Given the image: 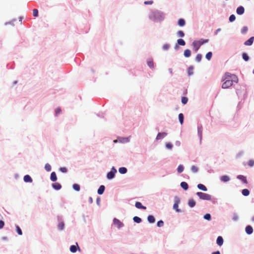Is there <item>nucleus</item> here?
<instances>
[{"instance_id":"1","label":"nucleus","mask_w":254,"mask_h":254,"mask_svg":"<svg viewBox=\"0 0 254 254\" xmlns=\"http://www.w3.org/2000/svg\"><path fill=\"white\" fill-rule=\"evenodd\" d=\"M222 80L224 81L222 85V88L227 89L232 86L234 82L238 83L239 79L236 75L229 72H226L223 76Z\"/></svg>"},{"instance_id":"2","label":"nucleus","mask_w":254,"mask_h":254,"mask_svg":"<svg viewBox=\"0 0 254 254\" xmlns=\"http://www.w3.org/2000/svg\"><path fill=\"white\" fill-rule=\"evenodd\" d=\"M196 195L199 197L200 199L206 200H210L211 199V196L207 193H203L202 192H197Z\"/></svg>"},{"instance_id":"3","label":"nucleus","mask_w":254,"mask_h":254,"mask_svg":"<svg viewBox=\"0 0 254 254\" xmlns=\"http://www.w3.org/2000/svg\"><path fill=\"white\" fill-rule=\"evenodd\" d=\"M114 224L118 228L120 229L121 227H123V223L121 222L119 219L117 218H114L113 220Z\"/></svg>"},{"instance_id":"4","label":"nucleus","mask_w":254,"mask_h":254,"mask_svg":"<svg viewBox=\"0 0 254 254\" xmlns=\"http://www.w3.org/2000/svg\"><path fill=\"white\" fill-rule=\"evenodd\" d=\"M180 202V200L178 198L176 200L175 203L173 205V208L178 212H180V210L178 208V204Z\"/></svg>"},{"instance_id":"5","label":"nucleus","mask_w":254,"mask_h":254,"mask_svg":"<svg viewBox=\"0 0 254 254\" xmlns=\"http://www.w3.org/2000/svg\"><path fill=\"white\" fill-rule=\"evenodd\" d=\"M192 45L195 51H197L201 46L198 41H194L192 43Z\"/></svg>"},{"instance_id":"6","label":"nucleus","mask_w":254,"mask_h":254,"mask_svg":"<svg viewBox=\"0 0 254 254\" xmlns=\"http://www.w3.org/2000/svg\"><path fill=\"white\" fill-rule=\"evenodd\" d=\"M254 41V37H252L248 40L245 41L244 43L245 45L246 46H251L253 44Z\"/></svg>"},{"instance_id":"7","label":"nucleus","mask_w":254,"mask_h":254,"mask_svg":"<svg viewBox=\"0 0 254 254\" xmlns=\"http://www.w3.org/2000/svg\"><path fill=\"white\" fill-rule=\"evenodd\" d=\"M245 9L243 6H240L238 7L237 9V13L238 14L241 15L244 13Z\"/></svg>"},{"instance_id":"8","label":"nucleus","mask_w":254,"mask_h":254,"mask_svg":"<svg viewBox=\"0 0 254 254\" xmlns=\"http://www.w3.org/2000/svg\"><path fill=\"white\" fill-rule=\"evenodd\" d=\"M166 135H167V133L165 132L159 133L156 136V139L157 140L161 139L164 138L165 136H166Z\"/></svg>"},{"instance_id":"9","label":"nucleus","mask_w":254,"mask_h":254,"mask_svg":"<svg viewBox=\"0 0 254 254\" xmlns=\"http://www.w3.org/2000/svg\"><path fill=\"white\" fill-rule=\"evenodd\" d=\"M52 187L56 190H59L62 188L61 184L58 183H55L54 184H53Z\"/></svg>"},{"instance_id":"10","label":"nucleus","mask_w":254,"mask_h":254,"mask_svg":"<svg viewBox=\"0 0 254 254\" xmlns=\"http://www.w3.org/2000/svg\"><path fill=\"white\" fill-rule=\"evenodd\" d=\"M217 244L218 245L221 246L223 244V239L221 236H218L217 241H216Z\"/></svg>"},{"instance_id":"11","label":"nucleus","mask_w":254,"mask_h":254,"mask_svg":"<svg viewBox=\"0 0 254 254\" xmlns=\"http://www.w3.org/2000/svg\"><path fill=\"white\" fill-rule=\"evenodd\" d=\"M237 178L241 181H242L245 184H247L248 183V181H247V178L245 176H243V175H238L237 176Z\"/></svg>"},{"instance_id":"12","label":"nucleus","mask_w":254,"mask_h":254,"mask_svg":"<svg viewBox=\"0 0 254 254\" xmlns=\"http://www.w3.org/2000/svg\"><path fill=\"white\" fill-rule=\"evenodd\" d=\"M135 206L136 208L139 209H146V207L143 206L140 202H136L135 203Z\"/></svg>"},{"instance_id":"13","label":"nucleus","mask_w":254,"mask_h":254,"mask_svg":"<svg viewBox=\"0 0 254 254\" xmlns=\"http://www.w3.org/2000/svg\"><path fill=\"white\" fill-rule=\"evenodd\" d=\"M24 182H26V183H28V182H29V183H31L32 182V178H31V177L28 175H25L24 177Z\"/></svg>"},{"instance_id":"14","label":"nucleus","mask_w":254,"mask_h":254,"mask_svg":"<svg viewBox=\"0 0 254 254\" xmlns=\"http://www.w3.org/2000/svg\"><path fill=\"white\" fill-rule=\"evenodd\" d=\"M246 232L248 234H251L253 232V228L251 226H247L246 227Z\"/></svg>"},{"instance_id":"15","label":"nucleus","mask_w":254,"mask_h":254,"mask_svg":"<svg viewBox=\"0 0 254 254\" xmlns=\"http://www.w3.org/2000/svg\"><path fill=\"white\" fill-rule=\"evenodd\" d=\"M105 190V187L103 185L100 186L97 192L99 194H102Z\"/></svg>"},{"instance_id":"16","label":"nucleus","mask_w":254,"mask_h":254,"mask_svg":"<svg viewBox=\"0 0 254 254\" xmlns=\"http://www.w3.org/2000/svg\"><path fill=\"white\" fill-rule=\"evenodd\" d=\"M195 201L193 199H190L189 200L188 204L190 207H193L195 205Z\"/></svg>"},{"instance_id":"17","label":"nucleus","mask_w":254,"mask_h":254,"mask_svg":"<svg viewBox=\"0 0 254 254\" xmlns=\"http://www.w3.org/2000/svg\"><path fill=\"white\" fill-rule=\"evenodd\" d=\"M147 65L148 66H149L151 68L153 69L154 68V63L152 59H149L147 61Z\"/></svg>"},{"instance_id":"18","label":"nucleus","mask_w":254,"mask_h":254,"mask_svg":"<svg viewBox=\"0 0 254 254\" xmlns=\"http://www.w3.org/2000/svg\"><path fill=\"white\" fill-rule=\"evenodd\" d=\"M51 180L53 182H55L57 180V175L55 172H53L51 174Z\"/></svg>"},{"instance_id":"19","label":"nucleus","mask_w":254,"mask_h":254,"mask_svg":"<svg viewBox=\"0 0 254 254\" xmlns=\"http://www.w3.org/2000/svg\"><path fill=\"white\" fill-rule=\"evenodd\" d=\"M181 187L185 190H187L189 188L188 184L185 182L181 183Z\"/></svg>"},{"instance_id":"20","label":"nucleus","mask_w":254,"mask_h":254,"mask_svg":"<svg viewBox=\"0 0 254 254\" xmlns=\"http://www.w3.org/2000/svg\"><path fill=\"white\" fill-rule=\"evenodd\" d=\"M197 188L199 190H202L203 191H207V190L206 187L204 185H202L201 184H198L197 185Z\"/></svg>"},{"instance_id":"21","label":"nucleus","mask_w":254,"mask_h":254,"mask_svg":"<svg viewBox=\"0 0 254 254\" xmlns=\"http://www.w3.org/2000/svg\"><path fill=\"white\" fill-rule=\"evenodd\" d=\"M191 55V52L189 49H186L184 51V56L187 58H189Z\"/></svg>"},{"instance_id":"22","label":"nucleus","mask_w":254,"mask_h":254,"mask_svg":"<svg viewBox=\"0 0 254 254\" xmlns=\"http://www.w3.org/2000/svg\"><path fill=\"white\" fill-rule=\"evenodd\" d=\"M147 220L149 223H153L155 222V219L153 216L149 215L147 217Z\"/></svg>"},{"instance_id":"23","label":"nucleus","mask_w":254,"mask_h":254,"mask_svg":"<svg viewBox=\"0 0 254 254\" xmlns=\"http://www.w3.org/2000/svg\"><path fill=\"white\" fill-rule=\"evenodd\" d=\"M119 172L122 174H125L127 172V169L125 167H121L119 169Z\"/></svg>"},{"instance_id":"24","label":"nucleus","mask_w":254,"mask_h":254,"mask_svg":"<svg viewBox=\"0 0 254 254\" xmlns=\"http://www.w3.org/2000/svg\"><path fill=\"white\" fill-rule=\"evenodd\" d=\"M220 180L224 182H228V181H229L230 179H229V178L228 176H227L226 175H224L221 177Z\"/></svg>"},{"instance_id":"25","label":"nucleus","mask_w":254,"mask_h":254,"mask_svg":"<svg viewBox=\"0 0 254 254\" xmlns=\"http://www.w3.org/2000/svg\"><path fill=\"white\" fill-rule=\"evenodd\" d=\"M178 24L180 26H183L185 24V21L184 19L181 18L178 20Z\"/></svg>"},{"instance_id":"26","label":"nucleus","mask_w":254,"mask_h":254,"mask_svg":"<svg viewBox=\"0 0 254 254\" xmlns=\"http://www.w3.org/2000/svg\"><path fill=\"white\" fill-rule=\"evenodd\" d=\"M177 43L181 46H184L186 44L185 41L182 39H179L177 40Z\"/></svg>"},{"instance_id":"27","label":"nucleus","mask_w":254,"mask_h":254,"mask_svg":"<svg viewBox=\"0 0 254 254\" xmlns=\"http://www.w3.org/2000/svg\"><path fill=\"white\" fill-rule=\"evenodd\" d=\"M242 194L244 196H248L250 194V191L248 189H244L242 190Z\"/></svg>"},{"instance_id":"28","label":"nucleus","mask_w":254,"mask_h":254,"mask_svg":"<svg viewBox=\"0 0 254 254\" xmlns=\"http://www.w3.org/2000/svg\"><path fill=\"white\" fill-rule=\"evenodd\" d=\"M193 67L192 66H190L189 67L188 70V73L189 75H191L193 74Z\"/></svg>"},{"instance_id":"29","label":"nucleus","mask_w":254,"mask_h":254,"mask_svg":"<svg viewBox=\"0 0 254 254\" xmlns=\"http://www.w3.org/2000/svg\"><path fill=\"white\" fill-rule=\"evenodd\" d=\"M115 177V174H113L112 172H109L107 175V177L108 179H112L114 178Z\"/></svg>"},{"instance_id":"30","label":"nucleus","mask_w":254,"mask_h":254,"mask_svg":"<svg viewBox=\"0 0 254 254\" xmlns=\"http://www.w3.org/2000/svg\"><path fill=\"white\" fill-rule=\"evenodd\" d=\"M179 119L181 124L182 125L184 122V115L182 113L179 114Z\"/></svg>"},{"instance_id":"31","label":"nucleus","mask_w":254,"mask_h":254,"mask_svg":"<svg viewBox=\"0 0 254 254\" xmlns=\"http://www.w3.org/2000/svg\"><path fill=\"white\" fill-rule=\"evenodd\" d=\"M64 227V222H61L58 225V228L60 230H63Z\"/></svg>"},{"instance_id":"32","label":"nucleus","mask_w":254,"mask_h":254,"mask_svg":"<svg viewBox=\"0 0 254 254\" xmlns=\"http://www.w3.org/2000/svg\"><path fill=\"white\" fill-rule=\"evenodd\" d=\"M133 221L137 223H139L141 222V219L140 218L137 216H134L133 218Z\"/></svg>"},{"instance_id":"33","label":"nucleus","mask_w":254,"mask_h":254,"mask_svg":"<svg viewBox=\"0 0 254 254\" xmlns=\"http://www.w3.org/2000/svg\"><path fill=\"white\" fill-rule=\"evenodd\" d=\"M184 167L182 165H180L178 167V169H177V171H178V172L179 173H182L183 170H184Z\"/></svg>"},{"instance_id":"34","label":"nucleus","mask_w":254,"mask_h":254,"mask_svg":"<svg viewBox=\"0 0 254 254\" xmlns=\"http://www.w3.org/2000/svg\"><path fill=\"white\" fill-rule=\"evenodd\" d=\"M70 251L72 253H75L76 252V251H77L76 247L75 246H74V245H72L70 247Z\"/></svg>"},{"instance_id":"35","label":"nucleus","mask_w":254,"mask_h":254,"mask_svg":"<svg viewBox=\"0 0 254 254\" xmlns=\"http://www.w3.org/2000/svg\"><path fill=\"white\" fill-rule=\"evenodd\" d=\"M212 52H209L208 53H207L206 55V58L208 60H210L211 58H212Z\"/></svg>"},{"instance_id":"36","label":"nucleus","mask_w":254,"mask_h":254,"mask_svg":"<svg viewBox=\"0 0 254 254\" xmlns=\"http://www.w3.org/2000/svg\"><path fill=\"white\" fill-rule=\"evenodd\" d=\"M73 188L76 191H78L80 190V186L78 184H74L73 185Z\"/></svg>"},{"instance_id":"37","label":"nucleus","mask_w":254,"mask_h":254,"mask_svg":"<svg viewBox=\"0 0 254 254\" xmlns=\"http://www.w3.org/2000/svg\"><path fill=\"white\" fill-rule=\"evenodd\" d=\"M45 169L47 171H50L51 170V166L49 164L47 163L45 166Z\"/></svg>"},{"instance_id":"38","label":"nucleus","mask_w":254,"mask_h":254,"mask_svg":"<svg viewBox=\"0 0 254 254\" xmlns=\"http://www.w3.org/2000/svg\"><path fill=\"white\" fill-rule=\"evenodd\" d=\"M242 57H243V59L245 61H248L249 60V56L246 53H243V55H242Z\"/></svg>"},{"instance_id":"39","label":"nucleus","mask_w":254,"mask_h":254,"mask_svg":"<svg viewBox=\"0 0 254 254\" xmlns=\"http://www.w3.org/2000/svg\"><path fill=\"white\" fill-rule=\"evenodd\" d=\"M198 41L199 42L200 45H202L204 43H207L209 41V40L208 39H205V40L200 39V40H199Z\"/></svg>"},{"instance_id":"40","label":"nucleus","mask_w":254,"mask_h":254,"mask_svg":"<svg viewBox=\"0 0 254 254\" xmlns=\"http://www.w3.org/2000/svg\"><path fill=\"white\" fill-rule=\"evenodd\" d=\"M188 98L186 97H183L182 98V103L183 104H186L187 102H188Z\"/></svg>"},{"instance_id":"41","label":"nucleus","mask_w":254,"mask_h":254,"mask_svg":"<svg viewBox=\"0 0 254 254\" xmlns=\"http://www.w3.org/2000/svg\"><path fill=\"white\" fill-rule=\"evenodd\" d=\"M177 35L179 37H183L185 36V34L183 31L180 30L177 32Z\"/></svg>"},{"instance_id":"42","label":"nucleus","mask_w":254,"mask_h":254,"mask_svg":"<svg viewBox=\"0 0 254 254\" xmlns=\"http://www.w3.org/2000/svg\"><path fill=\"white\" fill-rule=\"evenodd\" d=\"M202 56L200 54H197L196 56L195 59L197 62H200L201 60Z\"/></svg>"},{"instance_id":"43","label":"nucleus","mask_w":254,"mask_h":254,"mask_svg":"<svg viewBox=\"0 0 254 254\" xmlns=\"http://www.w3.org/2000/svg\"><path fill=\"white\" fill-rule=\"evenodd\" d=\"M33 15L34 17H37L38 16V10L37 9H34L33 10Z\"/></svg>"},{"instance_id":"44","label":"nucleus","mask_w":254,"mask_h":254,"mask_svg":"<svg viewBox=\"0 0 254 254\" xmlns=\"http://www.w3.org/2000/svg\"><path fill=\"white\" fill-rule=\"evenodd\" d=\"M235 19H236V17H235V15H234V14L231 15L229 17V21L231 22L235 21Z\"/></svg>"},{"instance_id":"45","label":"nucleus","mask_w":254,"mask_h":254,"mask_svg":"<svg viewBox=\"0 0 254 254\" xmlns=\"http://www.w3.org/2000/svg\"><path fill=\"white\" fill-rule=\"evenodd\" d=\"M204 218L209 221L210 220L211 218L210 214L208 213L204 215Z\"/></svg>"},{"instance_id":"46","label":"nucleus","mask_w":254,"mask_h":254,"mask_svg":"<svg viewBox=\"0 0 254 254\" xmlns=\"http://www.w3.org/2000/svg\"><path fill=\"white\" fill-rule=\"evenodd\" d=\"M16 231H17V233L19 235H21L22 234V232L21 229L20 228V227L18 226H16Z\"/></svg>"},{"instance_id":"47","label":"nucleus","mask_w":254,"mask_h":254,"mask_svg":"<svg viewBox=\"0 0 254 254\" xmlns=\"http://www.w3.org/2000/svg\"><path fill=\"white\" fill-rule=\"evenodd\" d=\"M191 171L193 172V173H196L198 171V168L196 166H192L191 167Z\"/></svg>"},{"instance_id":"48","label":"nucleus","mask_w":254,"mask_h":254,"mask_svg":"<svg viewBox=\"0 0 254 254\" xmlns=\"http://www.w3.org/2000/svg\"><path fill=\"white\" fill-rule=\"evenodd\" d=\"M157 224V226L159 227H162L164 225V222L162 220H160V221H158Z\"/></svg>"},{"instance_id":"49","label":"nucleus","mask_w":254,"mask_h":254,"mask_svg":"<svg viewBox=\"0 0 254 254\" xmlns=\"http://www.w3.org/2000/svg\"><path fill=\"white\" fill-rule=\"evenodd\" d=\"M166 147L169 149H171L173 147V145L172 143L168 142L166 144Z\"/></svg>"},{"instance_id":"50","label":"nucleus","mask_w":254,"mask_h":254,"mask_svg":"<svg viewBox=\"0 0 254 254\" xmlns=\"http://www.w3.org/2000/svg\"><path fill=\"white\" fill-rule=\"evenodd\" d=\"M248 165L250 167H252L254 165V160H250L248 162Z\"/></svg>"},{"instance_id":"51","label":"nucleus","mask_w":254,"mask_h":254,"mask_svg":"<svg viewBox=\"0 0 254 254\" xmlns=\"http://www.w3.org/2000/svg\"><path fill=\"white\" fill-rule=\"evenodd\" d=\"M247 30H248V28H247V27H246V26H244V27H243V28H242V31H241V32H242V33L243 34H244V33H245L247 31Z\"/></svg>"},{"instance_id":"52","label":"nucleus","mask_w":254,"mask_h":254,"mask_svg":"<svg viewBox=\"0 0 254 254\" xmlns=\"http://www.w3.org/2000/svg\"><path fill=\"white\" fill-rule=\"evenodd\" d=\"M61 111H61V109H60V108H57V109H56V110H55L56 115L57 116H58V115H59V114L61 112Z\"/></svg>"},{"instance_id":"53","label":"nucleus","mask_w":254,"mask_h":254,"mask_svg":"<svg viewBox=\"0 0 254 254\" xmlns=\"http://www.w3.org/2000/svg\"><path fill=\"white\" fill-rule=\"evenodd\" d=\"M60 170L63 173H66L67 172V169L65 167H61Z\"/></svg>"},{"instance_id":"54","label":"nucleus","mask_w":254,"mask_h":254,"mask_svg":"<svg viewBox=\"0 0 254 254\" xmlns=\"http://www.w3.org/2000/svg\"><path fill=\"white\" fill-rule=\"evenodd\" d=\"M153 1L152 0H149V1H145L144 2V4H152L153 3Z\"/></svg>"},{"instance_id":"55","label":"nucleus","mask_w":254,"mask_h":254,"mask_svg":"<svg viewBox=\"0 0 254 254\" xmlns=\"http://www.w3.org/2000/svg\"><path fill=\"white\" fill-rule=\"evenodd\" d=\"M4 225V223L3 221L0 220V229H2Z\"/></svg>"},{"instance_id":"56","label":"nucleus","mask_w":254,"mask_h":254,"mask_svg":"<svg viewBox=\"0 0 254 254\" xmlns=\"http://www.w3.org/2000/svg\"><path fill=\"white\" fill-rule=\"evenodd\" d=\"M169 45L168 44H165L163 46V48L165 50H167L169 49Z\"/></svg>"},{"instance_id":"57","label":"nucleus","mask_w":254,"mask_h":254,"mask_svg":"<svg viewBox=\"0 0 254 254\" xmlns=\"http://www.w3.org/2000/svg\"><path fill=\"white\" fill-rule=\"evenodd\" d=\"M110 172H112L113 174H115V173L117 172L116 169L115 168V167H113L111 169V170Z\"/></svg>"},{"instance_id":"58","label":"nucleus","mask_w":254,"mask_h":254,"mask_svg":"<svg viewBox=\"0 0 254 254\" xmlns=\"http://www.w3.org/2000/svg\"><path fill=\"white\" fill-rule=\"evenodd\" d=\"M238 219V216H237V215H234L233 218V219L235 221L237 220Z\"/></svg>"},{"instance_id":"59","label":"nucleus","mask_w":254,"mask_h":254,"mask_svg":"<svg viewBox=\"0 0 254 254\" xmlns=\"http://www.w3.org/2000/svg\"><path fill=\"white\" fill-rule=\"evenodd\" d=\"M212 254H220V253L219 251H217V252L212 253Z\"/></svg>"},{"instance_id":"60","label":"nucleus","mask_w":254,"mask_h":254,"mask_svg":"<svg viewBox=\"0 0 254 254\" xmlns=\"http://www.w3.org/2000/svg\"><path fill=\"white\" fill-rule=\"evenodd\" d=\"M89 201L90 203H92L93 202V199H92V198L90 197L89 198Z\"/></svg>"},{"instance_id":"61","label":"nucleus","mask_w":254,"mask_h":254,"mask_svg":"<svg viewBox=\"0 0 254 254\" xmlns=\"http://www.w3.org/2000/svg\"><path fill=\"white\" fill-rule=\"evenodd\" d=\"M221 30L220 28L217 29L215 31V34H217L218 32H219Z\"/></svg>"},{"instance_id":"62","label":"nucleus","mask_w":254,"mask_h":254,"mask_svg":"<svg viewBox=\"0 0 254 254\" xmlns=\"http://www.w3.org/2000/svg\"><path fill=\"white\" fill-rule=\"evenodd\" d=\"M252 220H253V221H254V216L253 217V218H252Z\"/></svg>"},{"instance_id":"63","label":"nucleus","mask_w":254,"mask_h":254,"mask_svg":"<svg viewBox=\"0 0 254 254\" xmlns=\"http://www.w3.org/2000/svg\"><path fill=\"white\" fill-rule=\"evenodd\" d=\"M170 72H172V69H170Z\"/></svg>"},{"instance_id":"64","label":"nucleus","mask_w":254,"mask_h":254,"mask_svg":"<svg viewBox=\"0 0 254 254\" xmlns=\"http://www.w3.org/2000/svg\"><path fill=\"white\" fill-rule=\"evenodd\" d=\"M253 73L254 74V69L253 70Z\"/></svg>"}]
</instances>
